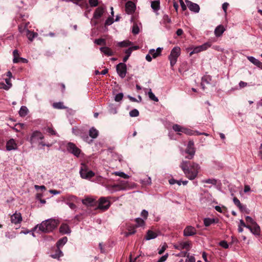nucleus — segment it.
I'll return each instance as SVG.
<instances>
[{"instance_id":"4468645a","label":"nucleus","mask_w":262,"mask_h":262,"mask_svg":"<svg viewBox=\"0 0 262 262\" xmlns=\"http://www.w3.org/2000/svg\"><path fill=\"white\" fill-rule=\"evenodd\" d=\"M196 233V230L194 227L188 226L184 230L183 234L185 236H190L195 235Z\"/></svg>"},{"instance_id":"cd10ccee","label":"nucleus","mask_w":262,"mask_h":262,"mask_svg":"<svg viewBox=\"0 0 262 262\" xmlns=\"http://www.w3.org/2000/svg\"><path fill=\"white\" fill-rule=\"evenodd\" d=\"M28 110L25 106H22L19 111V114L21 117H24L28 114Z\"/></svg>"},{"instance_id":"e433bc0d","label":"nucleus","mask_w":262,"mask_h":262,"mask_svg":"<svg viewBox=\"0 0 262 262\" xmlns=\"http://www.w3.org/2000/svg\"><path fill=\"white\" fill-rule=\"evenodd\" d=\"M247 59L253 64L257 66L259 60L257 59H256L255 57L253 56H248Z\"/></svg>"},{"instance_id":"72a5a7b5","label":"nucleus","mask_w":262,"mask_h":262,"mask_svg":"<svg viewBox=\"0 0 262 262\" xmlns=\"http://www.w3.org/2000/svg\"><path fill=\"white\" fill-rule=\"evenodd\" d=\"M148 97L151 100L155 102H158L159 101L158 98L156 97L155 94L152 92L151 90L150 89L148 92Z\"/></svg>"},{"instance_id":"4d7b16f0","label":"nucleus","mask_w":262,"mask_h":262,"mask_svg":"<svg viewBox=\"0 0 262 262\" xmlns=\"http://www.w3.org/2000/svg\"><path fill=\"white\" fill-rule=\"evenodd\" d=\"M180 1V5H181V8H182V10L183 11H185L186 9H187V6L184 3V2L183 1V0H179Z\"/></svg>"},{"instance_id":"6ab92c4d","label":"nucleus","mask_w":262,"mask_h":262,"mask_svg":"<svg viewBox=\"0 0 262 262\" xmlns=\"http://www.w3.org/2000/svg\"><path fill=\"white\" fill-rule=\"evenodd\" d=\"M17 148V144L14 139L9 140L6 144V149L7 150H14Z\"/></svg>"},{"instance_id":"5fc2aeb1","label":"nucleus","mask_w":262,"mask_h":262,"mask_svg":"<svg viewBox=\"0 0 262 262\" xmlns=\"http://www.w3.org/2000/svg\"><path fill=\"white\" fill-rule=\"evenodd\" d=\"M168 254H166L165 255L161 256L159 260L157 262H164L166 260L167 257H168Z\"/></svg>"},{"instance_id":"a19ab883","label":"nucleus","mask_w":262,"mask_h":262,"mask_svg":"<svg viewBox=\"0 0 262 262\" xmlns=\"http://www.w3.org/2000/svg\"><path fill=\"white\" fill-rule=\"evenodd\" d=\"M135 221L136 222V227H141L144 225V221L141 218H137Z\"/></svg>"},{"instance_id":"4be33fe9","label":"nucleus","mask_w":262,"mask_h":262,"mask_svg":"<svg viewBox=\"0 0 262 262\" xmlns=\"http://www.w3.org/2000/svg\"><path fill=\"white\" fill-rule=\"evenodd\" d=\"M100 50L101 52L104 53L105 55L107 56H112L113 55V52L112 50L107 47H101L100 48Z\"/></svg>"},{"instance_id":"bf43d9fd","label":"nucleus","mask_w":262,"mask_h":262,"mask_svg":"<svg viewBox=\"0 0 262 262\" xmlns=\"http://www.w3.org/2000/svg\"><path fill=\"white\" fill-rule=\"evenodd\" d=\"M167 247L166 245H163L162 248L159 250L158 253L159 254H162L166 250V248Z\"/></svg>"},{"instance_id":"4c0bfd02","label":"nucleus","mask_w":262,"mask_h":262,"mask_svg":"<svg viewBox=\"0 0 262 262\" xmlns=\"http://www.w3.org/2000/svg\"><path fill=\"white\" fill-rule=\"evenodd\" d=\"M94 42L98 45H105V39L103 38H99L95 40Z\"/></svg>"},{"instance_id":"13d9d810","label":"nucleus","mask_w":262,"mask_h":262,"mask_svg":"<svg viewBox=\"0 0 262 262\" xmlns=\"http://www.w3.org/2000/svg\"><path fill=\"white\" fill-rule=\"evenodd\" d=\"M47 132L52 135H56V132L52 128L48 127Z\"/></svg>"},{"instance_id":"dca6fc26","label":"nucleus","mask_w":262,"mask_h":262,"mask_svg":"<svg viewBox=\"0 0 262 262\" xmlns=\"http://www.w3.org/2000/svg\"><path fill=\"white\" fill-rule=\"evenodd\" d=\"M247 228L249 229L254 235H259L260 234V227L256 223L252 226L249 225L247 226Z\"/></svg>"},{"instance_id":"69168bd1","label":"nucleus","mask_w":262,"mask_h":262,"mask_svg":"<svg viewBox=\"0 0 262 262\" xmlns=\"http://www.w3.org/2000/svg\"><path fill=\"white\" fill-rule=\"evenodd\" d=\"M247 85V83L246 82H245L244 81H240L239 83V86L240 88H244Z\"/></svg>"},{"instance_id":"1a4fd4ad","label":"nucleus","mask_w":262,"mask_h":262,"mask_svg":"<svg viewBox=\"0 0 262 262\" xmlns=\"http://www.w3.org/2000/svg\"><path fill=\"white\" fill-rule=\"evenodd\" d=\"M211 46V43L210 42H207L201 46L195 47L193 48L192 51L190 53V56H191L193 54L198 53L201 51L206 50L208 48L210 47Z\"/></svg>"},{"instance_id":"5701e85b","label":"nucleus","mask_w":262,"mask_h":262,"mask_svg":"<svg viewBox=\"0 0 262 262\" xmlns=\"http://www.w3.org/2000/svg\"><path fill=\"white\" fill-rule=\"evenodd\" d=\"M211 80V77L209 75H205L202 78L201 86L203 90L205 89L204 83H209Z\"/></svg>"},{"instance_id":"de8ad7c7","label":"nucleus","mask_w":262,"mask_h":262,"mask_svg":"<svg viewBox=\"0 0 262 262\" xmlns=\"http://www.w3.org/2000/svg\"><path fill=\"white\" fill-rule=\"evenodd\" d=\"M185 262H195V259L193 256L189 255V254H188Z\"/></svg>"},{"instance_id":"f03ea898","label":"nucleus","mask_w":262,"mask_h":262,"mask_svg":"<svg viewBox=\"0 0 262 262\" xmlns=\"http://www.w3.org/2000/svg\"><path fill=\"white\" fill-rule=\"evenodd\" d=\"M58 220L50 219L42 222L40 224L37 225L33 229L34 231L38 228V230L42 232L49 233L55 229L59 224Z\"/></svg>"},{"instance_id":"39448f33","label":"nucleus","mask_w":262,"mask_h":262,"mask_svg":"<svg viewBox=\"0 0 262 262\" xmlns=\"http://www.w3.org/2000/svg\"><path fill=\"white\" fill-rule=\"evenodd\" d=\"M79 172L82 179H88L95 176V173L92 170H89L87 166L84 164H81Z\"/></svg>"},{"instance_id":"c03bdc74","label":"nucleus","mask_w":262,"mask_h":262,"mask_svg":"<svg viewBox=\"0 0 262 262\" xmlns=\"http://www.w3.org/2000/svg\"><path fill=\"white\" fill-rule=\"evenodd\" d=\"M245 219L248 224H251L250 226H252V225H254V224L256 223V222L253 220V219L249 216H246Z\"/></svg>"},{"instance_id":"a211bd4d","label":"nucleus","mask_w":262,"mask_h":262,"mask_svg":"<svg viewBox=\"0 0 262 262\" xmlns=\"http://www.w3.org/2000/svg\"><path fill=\"white\" fill-rule=\"evenodd\" d=\"M225 30L226 29L224 26L222 25H220L215 28L214 30V34L217 37H220L222 35Z\"/></svg>"},{"instance_id":"b1692460","label":"nucleus","mask_w":262,"mask_h":262,"mask_svg":"<svg viewBox=\"0 0 262 262\" xmlns=\"http://www.w3.org/2000/svg\"><path fill=\"white\" fill-rule=\"evenodd\" d=\"M217 220L215 219L205 218L204 219V224L206 227H208L213 223H216Z\"/></svg>"},{"instance_id":"9b49d317","label":"nucleus","mask_w":262,"mask_h":262,"mask_svg":"<svg viewBox=\"0 0 262 262\" xmlns=\"http://www.w3.org/2000/svg\"><path fill=\"white\" fill-rule=\"evenodd\" d=\"M67 150L69 152L72 153L77 157L79 156L81 152V150L78 148L75 144L71 142L68 144Z\"/></svg>"},{"instance_id":"8fccbe9b","label":"nucleus","mask_w":262,"mask_h":262,"mask_svg":"<svg viewBox=\"0 0 262 262\" xmlns=\"http://www.w3.org/2000/svg\"><path fill=\"white\" fill-rule=\"evenodd\" d=\"M219 245L225 249H228L229 248V245L227 242L225 241H222L220 242Z\"/></svg>"},{"instance_id":"6e6552de","label":"nucleus","mask_w":262,"mask_h":262,"mask_svg":"<svg viewBox=\"0 0 262 262\" xmlns=\"http://www.w3.org/2000/svg\"><path fill=\"white\" fill-rule=\"evenodd\" d=\"M116 71L120 77L124 78L127 72L126 65L124 63H119L116 66Z\"/></svg>"},{"instance_id":"864d4df0","label":"nucleus","mask_w":262,"mask_h":262,"mask_svg":"<svg viewBox=\"0 0 262 262\" xmlns=\"http://www.w3.org/2000/svg\"><path fill=\"white\" fill-rule=\"evenodd\" d=\"M89 2L91 7H96L98 5L97 0H89Z\"/></svg>"},{"instance_id":"a878e982","label":"nucleus","mask_w":262,"mask_h":262,"mask_svg":"<svg viewBox=\"0 0 262 262\" xmlns=\"http://www.w3.org/2000/svg\"><path fill=\"white\" fill-rule=\"evenodd\" d=\"M172 129L174 131L177 132L179 135H180L181 133H183L184 127L176 124L172 126Z\"/></svg>"},{"instance_id":"412c9836","label":"nucleus","mask_w":262,"mask_h":262,"mask_svg":"<svg viewBox=\"0 0 262 262\" xmlns=\"http://www.w3.org/2000/svg\"><path fill=\"white\" fill-rule=\"evenodd\" d=\"M158 234L156 232L151 230H148L145 237V239L147 241H148L156 238Z\"/></svg>"},{"instance_id":"c756f323","label":"nucleus","mask_w":262,"mask_h":262,"mask_svg":"<svg viewBox=\"0 0 262 262\" xmlns=\"http://www.w3.org/2000/svg\"><path fill=\"white\" fill-rule=\"evenodd\" d=\"M233 201L234 204L241 210L244 209V206L241 203L239 200L236 197L233 198Z\"/></svg>"},{"instance_id":"0e129e2a","label":"nucleus","mask_w":262,"mask_h":262,"mask_svg":"<svg viewBox=\"0 0 262 262\" xmlns=\"http://www.w3.org/2000/svg\"><path fill=\"white\" fill-rule=\"evenodd\" d=\"M132 51L133 48H129L128 49L125 50V53L126 54V55H128L129 56H130Z\"/></svg>"},{"instance_id":"2f4dec72","label":"nucleus","mask_w":262,"mask_h":262,"mask_svg":"<svg viewBox=\"0 0 262 262\" xmlns=\"http://www.w3.org/2000/svg\"><path fill=\"white\" fill-rule=\"evenodd\" d=\"M53 106L54 108H56V109L66 108V107L63 105V102H61L54 103L53 104Z\"/></svg>"},{"instance_id":"f257e3e1","label":"nucleus","mask_w":262,"mask_h":262,"mask_svg":"<svg viewBox=\"0 0 262 262\" xmlns=\"http://www.w3.org/2000/svg\"><path fill=\"white\" fill-rule=\"evenodd\" d=\"M180 167L186 177L190 180H193L197 177L200 169V166L198 164L184 160L181 163Z\"/></svg>"},{"instance_id":"49530a36","label":"nucleus","mask_w":262,"mask_h":262,"mask_svg":"<svg viewBox=\"0 0 262 262\" xmlns=\"http://www.w3.org/2000/svg\"><path fill=\"white\" fill-rule=\"evenodd\" d=\"M149 53L154 58H156L159 56V54L157 53L155 49H150L149 51Z\"/></svg>"},{"instance_id":"ddd939ff","label":"nucleus","mask_w":262,"mask_h":262,"mask_svg":"<svg viewBox=\"0 0 262 262\" xmlns=\"http://www.w3.org/2000/svg\"><path fill=\"white\" fill-rule=\"evenodd\" d=\"M185 2L189 9L194 13H199L200 11V6L195 3H192L188 0H186Z\"/></svg>"},{"instance_id":"3c124183","label":"nucleus","mask_w":262,"mask_h":262,"mask_svg":"<svg viewBox=\"0 0 262 262\" xmlns=\"http://www.w3.org/2000/svg\"><path fill=\"white\" fill-rule=\"evenodd\" d=\"M132 32L134 34H137L139 32V28L136 25H134L133 27Z\"/></svg>"},{"instance_id":"7ed1b4c3","label":"nucleus","mask_w":262,"mask_h":262,"mask_svg":"<svg viewBox=\"0 0 262 262\" xmlns=\"http://www.w3.org/2000/svg\"><path fill=\"white\" fill-rule=\"evenodd\" d=\"M43 138V135L40 132L37 130L34 131L31 136L30 141L32 144L38 142L39 144L41 145L42 146H51V144H46L41 141Z\"/></svg>"},{"instance_id":"2eb2a0df","label":"nucleus","mask_w":262,"mask_h":262,"mask_svg":"<svg viewBox=\"0 0 262 262\" xmlns=\"http://www.w3.org/2000/svg\"><path fill=\"white\" fill-rule=\"evenodd\" d=\"M11 221L14 224L20 223L22 221V216L20 213L16 212L11 216Z\"/></svg>"},{"instance_id":"a18cd8bd","label":"nucleus","mask_w":262,"mask_h":262,"mask_svg":"<svg viewBox=\"0 0 262 262\" xmlns=\"http://www.w3.org/2000/svg\"><path fill=\"white\" fill-rule=\"evenodd\" d=\"M123 97V94L122 93L117 94L115 97V100L117 102L121 101Z\"/></svg>"},{"instance_id":"9d476101","label":"nucleus","mask_w":262,"mask_h":262,"mask_svg":"<svg viewBox=\"0 0 262 262\" xmlns=\"http://www.w3.org/2000/svg\"><path fill=\"white\" fill-rule=\"evenodd\" d=\"M110 205V202L107 198L101 197L99 199L98 205L99 209L102 210H106L108 209Z\"/></svg>"},{"instance_id":"09e8293b","label":"nucleus","mask_w":262,"mask_h":262,"mask_svg":"<svg viewBox=\"0 0 262 262\" xmlns=\"http://www.w3.org/2000/svg\"><path fill=\"white\" fill-rule=\"evenodd\" d=\"M114 23V18L113 17H109L107 18V19L105 20V25L106 26H110L112 25Z\"/></svg>"},{"instance_id":"423d86ee","label":"nucleus","mask_w":262,"mask_h":262,"mask_svg":"<svg viewBox=\"0 0 262 262\" xmlns=\"http://www.w3.org/2000/svg\"><path fill=\"white\" fill-rule=\"evenodd\" d=\"M185 152L188 154L185 156V158L191 160L192 159L195 153V149L194 147V142L192 140H189Z\"/></svg>"},{"instance_id":"603ef678","label":"nucleus","mask_w":262,"mask_h":262,"mask_svg":"<svg viewBox=\"0 0 262 262\" xmlns=\"http://www.w3.org/2000/svg\"><path fill=\"white\" fill-rule=\"evenodd\" d=\"M183 133H184L188 135H194V133H193V132L192 130L187 129L185 127H184V131H183Z\"/></svg>"},{"instance_id":"473e14b6","label":"nucleus","mask_w":262,"mask_h":262,"mask_svg":"<svg viewBox=\"0 0 262 262\" xmlns=\"http://www.w3.org/2000/svg\"><path fill=\"white\" fill-rule=\"evenodd\" d=\"M151 7L155 11H158L160 8V3L158 1H154L151 3Z\"/></svg>"},{"instance_id":"f3484780","label":"nucleus","mask_w":262,"mask_h":262,"mask_svg":"<svg viewBox=\"0 0 262 262\" xmlns=\"http://www.w3.org/2000/svg\"><path fill=\"white\" fill-rule=\"evenodd\" d=\"M104 12V8L102 7H98L95 11L93 15V18L94 19L100 18Z\"/></svg>"},{"instance_id":"bb28decb","label":"nucleus","mask_w":262,"mask_h":262,"mask_svg":"<svg viewBox=\"0 0 262 262\" xmlns=\"http://www.w3.org/2000/svg\"><path fill=\"white\" fill-rule=\"evenodd\" d=\"M68 241V238L67 237H63L58 241L56 243V246L57 248H59L63 246Z\"/></svg>"},{"instance_id":"338daca9","label":"nucleus","mask_w":262,"mask_h":262,"mask_svg":"<svg viewBox=\"0 0 262 262\" xmlns=\"http://www.w3.org/2000/svg\"><path fill=\"white\" fill-rule=\"evenodd\" d=\"M145 59L148 62H150L152 60L151 55L149 53L146 55Z\"/></svg>"},{"instance_id":"37998d69","label":"nucleus","mask_w":262,"mask_h":262,"mask_svg":"<svg viewBox=\"0 0 262 262\" xmlns=\"http://www.w3.org/2000/svg\"><path fill=\"white\" fill-rule=\"evenodd\" d=\"M139 112L137 109H134L130 111L129 115L130 117H135L138 116Z\"/></svg>"},{"instance_id":"7c9ffc66","label":"nucleus","mask_w":262,"mask_h":262,"mask_svg":"<svg viewBox=\"0 0 262 262\" xmlns=\"http://www.w3.org/2000/svg\"><path fill=\"white\" fill-rule=\"evenodd\" d=\"M63 255L62 251L58 248L55 251V253L51 255L52 257L54 258H58Z\"/></svg>"},{"instance_id":"58836bf2","label":"nucleus","mask_w":262,"mask_h":262,"mask_svg":"<svg viewBox=\"0 0 262 262\" xmlns=\"http://www.w3.org/2000/svg\"><path fill=\"white\" fill-rule=\"evenodd\" d=\"M132 45V42L129 41H123L118 43L119 46L121 47H126Z\"/></svg>"},{"instance_id":"ea45409f","label":"nucleus","mask_w":262,"mask_h":262,"mask_svg":"<svg viewBox=\"0 0 262 262\" xmlns=\"http://www.w3.org/2000/svg\"><path fill=\"white\" fill-rule=\"evenodd\" d=\"M114 174L124 179H128L129 178V176L123 172L116 171L114 172Z\"/></svg>"},{"instance_id":"f8f14e48","label":"nucleus","mask_w":262,"mask_h":262,"mask_svg":"<svg viewBox=\"0 0 262 262\" xmlns=\"http://www.w3.org/2000/svg\"><path fill=\"white\" fill-rule=\"evenodd\" d=\"M125 11L128 14H133L136 8V6L135 4L132 1H128L125 4Z\"/></svg>"},{"instance_id":"c85d7f7f","label":"nucleus","mask_w":262,"mask_h":262,"mask_svg":"<svg viewBox=\"0 0 262 262\" xmlns=\"http://www.w3.org/2000/svg\"><path fill=\"white\" fill-rule=\"evenodd\" d=\"M37 33H35L33 32L30 31L28 30L27 31L26 35H27L28 39L30 40V41H32L33 39H34V38L37 36Z\"/></svg>"},{"instance_id":"f704fd0d","label":"nucleus","mask_w":262,"mask_h":262,"mask_svg":"<svg viewBox=\"0 0 262 262\" xmlns=\"http://www.w3.org/2000/svg\"><path fill=\"white\" fill-rule=\"evenodd\" d=\"M93 202V199L89 198H85L82 201V203L86 205H91Z\"/></svg>"},{"instance_id":"774afa93","label":"nucleus","mask_w":262,"mask_h":262,"mask_svg":"<svg viewBox=\"0 0 262 262\" xmlns=\"http://www.w3.org/2000/svg\"><path fill=\"white\" fill-rule=\"evenodd\" d=\"M176 33L178 36H180L183 33V31L181 29H179L177 30Z\"/></svg>"},{"instance_id":"6e6d98bb","label":"nucleus","mask_w":262,"mask_h":262,"mask_svg":"<svg viewBox=\"0 0 262 262\" xmlns=\"http://www.w3.org/2000/svg\"><path fill=\"white\" fill-rule=\"evenodd\" d=\"M203 182L205 183L212 184H214L216 182V181L214 179H210L204 180H203Z\"/></svg>"},{"instance_id":"0eeeda50","label":"nucleus","mask_w":262,"mask_h":262,"mask_svg":"<svg viewBox=\"0 0 262 262\" xmlns=\"http://www.w3.org/2000/svg\"><path fill=\"white\" fill-rule=\"evenodd\" d=\"M173 247L175 249L182 250H186L187 251H189L191 248V244L189 241L186 242H179L173 245Z\"/></svg>"},{"instance_id":"e2e57ef3","label":"nucleus","mask_w":262,"mask_h":262,"mask_svg":"<svg viewBox=\"0 0 262 262\" xmlns=\"http://www.w3.org/2000/svg\"><path fill=\"white\" fill-rule=\"evenodd\" d=\"M187 251H182L180 252L179 254L177 255L178 256H182V257H185L187 256L188 254Z\"/></svg>"},{"instance_id":"680f3d73","label":"nucleus","mask_w":262,"mask_h":262,"mask_svg":"<svg viewBox=\"0 0 262 262\" xmlns=\"http://www.w3.org/2000/svg\"><path fill=\"white\" fill-rule=\"evenodd\" d=\"M148 214V211H147L145 210H143L141 212V216L142 217H144L145 219H146L147 217Z\"/></svg>"},{"instance_id":"393cba45","label":"nucleus","mask_w":262,"mask_h":262,"mask_svg":"<svg viewBox=\"0 0 262 262\" xmlns=\"http://www.w3.org/2000/svg\"><path fill=\"white\" fill-rule=\"evenodd\" d=\"M89 135L93 139H95L98 136V131L93 127L89 130Z\"/></svg>"},{"instance_id":"aec40b11","label":"nucleus","mask_w":262,"mask_h":262,"mask_svg":"<svg viewBox=\"0 0 262 262\" xmlns=\"http://www.w3.org/2000/svg\"><path fill=\"white\" fill-rule=\"evenodd\" d=\"M59 231L62 234H69L71 232L69 226L66 224H63L60 226Z\"/></svg>"},{"instance_id":"052dcab7","label":"nucleus","mask_w":262,"mask_h":262,"mask_svg":"<svg viewBox=\"0 0 262 262\" xmlns=\"http://www.w3.org/2000/svg\"><path fill=\"white\" fill-rule=\"evenodd\" d=\"M228 6L229 4L227 3H224L222 5V8L225 13L227 12V9Z\"/></svg>"},{"instance_id":"c9c22d12","label":"nucleus","mask_w":262,"mask_h":262,"mask_svg":"<svg viewBox=\"0 0 262 262\" xmlns=\"http://www.w3.org/2000/svg\"><path fill=\"white\" fill-rule=\"evenodd\" d=\"M136 232L135 226H131L128 228V232L126 233V236H128L130 235L135 234Z\"/></svg>"},{"instance_id":"20e7f679","label":"nucleus","mask_w":262,"mask_h":262,"mask_svg":"<svg viewBox=\"0 0 262 262\" xmlns=\"http://www.w3.org/2000/svg\"><path fill=\"white\" fill-rule=\"evenodd\" d=\"M181 54V49L179 47H174L171 51L168 56V59L170 61V66L173 67L177 61L178 58Z\"/></svg>"},{"instance_id":"79ce46f5","label":"nucleus","mask_w":262,"mask_h":262,"mask_svg":"<svg viewBox=\"0 0 262 262\" xmlns=\"http://www.w3.org/2000/svg\"><path fill=\"white\" fill-rule=\"evenodd\" d=\"M5 82L6 83H7V85H5L3 86V89L6 90H9L12 86V84L10 82V78H6L5 79Z\"/></svg>"}]
</instances>
